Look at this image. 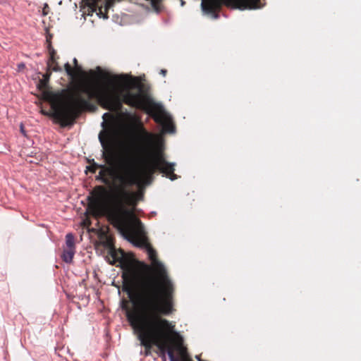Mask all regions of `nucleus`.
Listing matches in <instances>:
<instances>
[{
  "mask_svg": "<svg viewBox=\"0 0 361 361\" xmlns=\"http://www.w3.org/2000/svg\"><path fill=\"white\" fill-rule=\"evenodd\" d=\"M97 179L100 180L103 183H105V184H107L109 182L108 179L105 177L104 171H102V170H101L99 172V175H98Z\"/></svg>",
  "mask_w": 361,
  "mask_h": 361,
  "instance_id": "obj_12",
  "label": "nucleus"
},
{
  "mask_svg": "<svg viewBox=\"0 0 361 361\" xmlns=\"http://www.w3.org/2000/svg\"><path fill=\"white\" fill-rule=\"evenodd\" d=\"M147 114L153 118L157 123L162 126L165 132L171 133L175 132V126L172 123V118L165 111L161 104L153 102L148 109Z\"/></svg>",
  "mask_w": 361,
  "mask_h": 361,
  "instance_id": "obj_5",
  "label": "nucleus"
},
{
  "mask_svg": "<svg viewBox=\"0 0 361 361\" xmlns=\"http://www.w3.org/2000/svg\"><path fill=\"white\" fill-rule=\"evenodd\" d=\"M99 167H104L103 166H99L98 164H94V166H87V169L90 171H91L92 173H95V168H99Z\"/></svg>",
  "mask_w": 361,
  "mask_h": 361,
  "instance_id": "obj_14",
  "label": "nucleus"
},
{
  "mask_svg": "<svg viewBox=\"0 0 361 361\" xmlns=\"http://www.w3.org/2000/svg\"><path fill=\"white\" fill-rule=\"evenodd\" d=\"M110 132L109 130H102L99 134V140L102 147V157L109 161L114 156L113 147L110 142Z\"/></svg>",
  "mask_w": 361,
  "mask_h": 361,
  "instance_id": "obj_6",
  "label": "nucleus"
},
{
  "mask_svg": "<svg viewBox=\"0 0 361 361\" xmlns=\"http://www.w3.org/2000/svg\"><path fill=\"white\" fill-rule=\"evenodd\" d=\"M75 253V249L66 248L63 250L61 259L63 262L67 264H71L73 262V257Z\"/></svg>",
  "mask_w": 361,
  "mask_h": 361,
  "instance_id": "obj_9",
  "label": "nucleus"
},
{
  "mask_svg": "<svg viewBox=\"0 0 361 361\" xmlns=\"http://www.w3.org/2000/svg\"><path fill=\"white\" fill-rule=\"evenodd\" d=\"M44 7H45V8H48V5L46 4L44 5Z\"/></svg>",
  "mask_w": 361,
  "mask_h": 361,
  "instance_id": "obj_28",
  "label": "nucleus"
},
{
  "mask_svg": "<svg viewBox=\"0 0 361 361\" xmlns=\"http://www.w3.org/2000/svg\"><path fill=\"white\" fill-rule=\"evenodd\" d=\"M102 126L103 128H104V126H105V122H104V121H103V122L102 123Z\"/></svg>",
  "mask_w": 361,
  "mask_h": 361,
  "instance_id": "obj_26",
  "label": "nucleus"
},
{
  "mask_svg": "<svg viewBox=\"0 0 361 361\" xmlns=\"http://www.w3.org/2000/svg\"><path fill=\"white\" fill-rule=\"evenodd\" d=\"M126 156L120 159L118 168L123 173L116 176V179L122 187L121 196H116L111 205L106 202L100 204L102 215L106 217L110 224L118 231L121 235L132 243L135 247L145 250L152 266L141 262L140 266L145 273L137 275L132 280V285L137 291L136 301H140L141 296L149 295V293L142 288L139 287L140 281H147L149 279L155 281L159 288L161 295H173L174 288L173 282L169 276L164 264L157 259V252L148 242L147 236L137 238L135 235L142 228V222L136 218L133 211L126 206V201L129 200L130 194L126 190L128 187L139 186L141 184L142 176H151L157 171L164 173L171 180L178 178L174 173L175 163L166 161L161 154L155 155L152 161L142 159L144 166L137 167L138 159L130 156V147L125 148Z\"/></svg>",
  "mask_w": 361,
  "mask_h": 361,
  "instance_id": "obj_1",
  "label": "nucleus"
},
{
  "mask_svg": "<svg viewBox=\"0 0 361 361\" xmlns=\"http://www.w3.org/2000/svg\"><path fill=\"white\" fill-rule=\"evenodd\" d=\"M20 133H22V135L23 136L26 137L27 136L26 131H25V130L24 128V126L22 123L20 125Z\"/></svg>",
  "mask_w": 361,
  "mask_h": 361,
  "instance_id": "obj_16",
  "label": "nucleus"
},
{
  "mask_svg": "<svg viewBox=\"0 0 361 361\" xmlns=\"http://www.w3.org/2000/svg\"><path fill=\"white\" fill-rule=\"evenodd\" d=\"M18 67L19 69H23L25 67V65L23 63H21L18 65Z\"/></svg>",
  "mask_w": 361,
  "mask_h": 361,
  "instance_id": "obj_19",
  "label": "nucleus"
},
{
  "mask_svg": "<svg viewBox=\"0 0 361 361\" xmlns=\"http://www.w3.org/2000/svg\"><path fill=\"white\" fill-rule=\"evenodd\" d=\"M38 73L42 75V78L39 80V82L37 85V87L39 90H40L42 92L44 97H47L49 94V92L47 91V89L49 87V82L50 77L51 75L50 62L47 61V71L45 73H42L40 72H39Z\"/></svg>",
  "mask_w": 361,
  "mask_h": 361,
  "instance_id": "obj_7",
  "label": "nucleus"
},
{
  "mask_svg": "<svg viewBox=\"0 0 361 361\" xmlns=\"http://www.w3.org/2000/svg\"><path fill=\"white\" fill-rule=\"evenodd\" d=\"M161 359H162V361H166V356H164V357H161Z\"/></svg>",
  "mask_w": 361,
  "mask_h": 361,
  "instance_id": "obj_25",
  "label": "nucleus"
},
{
  "mask_svg": "<svg viewBox=\"0 0 361 361\" xmlns=\"http://www.w3.org/2000/svg\"><path fill=\"white\" fill-rule=\"evenodd\" d=\"M195 359L197 360V361H202V360L201 359L200 357V355H197L195 356Z\"/></svg>",
  "mask_w": 361,
  "mask_h": 361,
  "instance_id": "obj_21",
  "label": "nucleus"
},
{
  "mask_svg": "<svg viewBox=\"0 0 361 361\" xmlns=\"http://www.w3.org/2000/svg\"><path fill=\"white\" fill-rule=\"evenodd\" d=\"M185 1L183 0H180V5L181 6H183L185 5Z\"/></svg>",
  "mask_w": 361,
  "mask_h": 361,
  "instance_id": "obj_24",
  "label": "nucleus"
},
{
  "mask_svg": "<svg viewBox=\"0 0 361 361\" xmlns=\"http://www.w3.org/2000/svg\"><path fill=\"white\" fill-rule=\"evenodd\" d=\"M66 248L75 249V237L72 233H68L66 235Z\"/></svg>",
  "mask_w": 361,
  "mask_h": 361,
  "instance_id": "obj_10",
  "label": "nucleus"
},
{
  "mask_svg": "<svg viewBox=\"0 0 361 361\" xmlns=\"http://www.w3.org/2000/svg\"><path fill=\"white\" fill-rule=\"evenodd\" d=\"M145 135L147 137V138L149 140H152V135L148 133H145Z\"/></svg>",
  "mask_w": 361,
  "mask_h": 361,
  "instance_id": "obj_20",
  "label": "nucleus"
},
{
  "mask_svg": "<svg viewBox=\"0 0 361 361\" xmlns=\"http://www.w3.org/2000/svg\"><path fill=\"white\" fill-rule=\"evenodd\" d=\"M167 355L170 359V361H177V360L175 358L173 349H169L167 352Z\"/></svg>",
  "mask_w": 361,
  "mask_h": 361,
  "instance_id": "obj_13",
  "label": "nucleus"
},
{
  "mask_svg": "<svg viewBox=\"0 0 361 361\" xmlns=\"http://www.w3.org/2000/svg\"><path fill=\"white\" fill-rule=\"evenodd\" d=\"M45 11H47V8L44 7V9H43V14H44V16H46V15L47 14V13Z\"/></svg>",
  "mask_w": 361,
  "mask_h": 361,
  "instance_id": "obj_23",
  "label": "nucleus"
},
{
  "mask_svg": "<svg viewBox=\"0 0 361 361\" xmlns=\"http://www.w3.org/2000/svg\"><path fill=\"white\" fill-rule=\"evenodd\" d=\"M127 293H128V295L130 298L132 297V295H133V292H132V290L130 288H128V290H126Z\"/></svg>",
  "mask_w": 361,
  "mask_h": 361,
  "instance_id": "obj_18",
  "label": "nucleus"
},
{
  "mask_svg": "<svg viewBox=\"0 0 361 361\" xmlns=\"http://www.w3.org/2000/svg\"><path fill=\"white\" fill-rule=\"evenodd\" d=\"M48 44H47V49L49 51L50 57L48 61L50 62L51 64V71L54 72H61L62 68L57 64L55 60V55H56V51L52 47L51 42H49L48 39L47 40Z\"/></svg>",
  "mask_w": 361,
  "mask_h": 361,
  "instance_id": "obj_8",
  "label": "nucleus"
},
{
  "mask_svg": "<svg viewBox=\"0 0 361 361\" xmlns=\"http://www.w3.org/2000/svg\"><path fill=\"white\" fill-rule=\"evenodd\" d=\"M97 71H102L101 68H100L99 66H98V67L97 68Z\"/></svg>",
  "mask_w": 361,
  "mask_h": 361,
  "instance_id": "obj_27",
  "label": "nucleus"
},
{
  "mask_svg": "<svg viewBox=\"0 0 361 361\" xmlns=\"http://www.w3.org/2000/svg\"><path fill=\"white\" fill-rule=\"evenodd\" d=\"M109 85H99L92 90L90 87L81 88L66 106H53V112L42 111V114L52 117L61 126L72 123L73 116L81 111L94 110L95 106L90 100L95 99L104 109L122 111L123 104L139 109L142 105L140 84L136 78L127 74L113 75L107 78Z\"/></svg>",
  "mask_w": 361,
  "mask_h": 361,
  "instance_id": "obj_3",
  "label": "nucleus"
},
{
  "mask_svg": "<svg viewBox=\"0 0 361 361\" xmlns=\"http://www.w3.org/2000/svg\"><path fill=\"white\" fill-rule=\"evenodd\" d=\"M167 71L166 69H161L160 71V74H161L163 76H165L166 75Z\"/></svg>",
  "mask_w": 361,
  "mask_h": 361,
  "instance_id": "obj_17",
  "label": "nucleus"
},
{
  "mask_svg": "<svg viewBox=\"0 0 361 361\" xmlns=\"http://www.w3.org/2000/svg\"><path fill=\"white\" fill-rule=\"evenodd\" d=\"M64 68H65V71H66L67 75L71 79L73 80V79H75L76 78V74H75V71L73 70V68H71V65L69 64L68 62L65 63Z\"/></svg>",
  "mask_w": 361,
  "mask_h": 361,
  "instance_id": "obj_11",
  "label": "nucleus"
},
{
  "mask_svg": "<svg viewBox=\"0 0 361 361\" xmlns=\"http://www.w3.org/2000/svg\"><path fill=\"white\" fill-rule=\"evenodd\" d=\"M223 5L240 10L259 9L265 5V0H202L201 3L202 11L214 19L219 17L217 11Z\"/></svg>",
  "mask_w": 361,
  "mask_h": 361,
  "instance_id": "obj_4",
  "label": "nucleus"
},
{
  "mask_svg": "<svg viewBox=\"0 0 361 361\" xmlns=\"http://www.w3.org/2000/svg\"><path fill=\"white\" fill-rule=\"evenodd\" d=\"M158 284L149 279L140 281L139 287L149 293V295L141 296L136 301L135 307L130 309L123 302L121 308L126 312V317L133 330L138 334L140 344L147 350L152 345L158 348L159 356L164 357L169 349L165 341L170 334L177 337L178 346L180 348L183 343V337L174 331L175 326L162 316L171 314L173 311V295H161Z\"/></svg>",
  "mask_w": 361,
  "mask_h": 361,
  "instance_id": "obj_2",
  "label": "nucleus"
},
{
  "mask_svg": "<svg viewBox=\"0 0 361 361\" xmlns=\"http://www.w3.org/2000/svg\"><path fill=\"white\" fill-rule=\"evenodd\" d=\"M73 63H74V66H75V68L78 71H82V67L78 65V60L75 58L73 59Z\"/></svg>",
  "mask_w": 361,
  "mask_h": 361,
  "instance_id": "obj_15",
  "label": "nucleus"
},
{
  "mask_svg": "<svg viewBox=\"0 0 361 361\" xmlns=\"http://www.w3.org/2000/svg\"><path fill=\"white\" fill-rule=\"evenodd\" d=\"M149 350H147V349L145 348V355H149V353H150Z\"/></svg>",
  "mask_w": 361,
  "mask_h": 361,
  "instance_id": "obj_22",
  "label": "nucleus"
}]
</instances>
